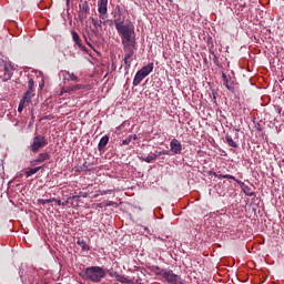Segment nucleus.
Segmentation results:
<instances>
[{
	"instance_id": "obj_22",
	"label": "nucleus",
	"mask_w": 284,
	"mask_h": 284,
	"mask_svg": "<svg viewBox=\"0 0 284 284\" xmlns=\"http://www.w3.org/2000/svg\"><path fill=\"white\" fill-rule=\"evenodd\" d=\"M121 21H119V19H105L103 20V26H105V23L108 26H114L115 27V30H116V24L120 23Z\"/></svg>"
},
{
	"instance_id": "obj_31",
	"label": "nucleus",
	"mask_w": 284,
	"mask_h": 284,
	"mask_svg": "<svg viewBox=\"0 0 284 284\" xmlns=\"http://www.w3.org/2000/svg\"><path fill=\"white\" fill-rule=\"evenodd\" d=\"M155 156H163V155H170V151L168 150H163V151H156V153H154Z\"/></svg>"
},
{
	"instance_id": "obj_43",
	"label": "nucleus",
	"mask_w": 284,
	"mask_h": 284,
	"mask_svg": "<svg viewBox=\"0 0 284 284\" xmlns=\"http://www.w3.org/2000/svg\"><path fill=\"white\" fill-rule=\"evenodd\" d=\"M72 37H79V33H77L75 31H72Z\"/></svg>"
},
{
	"instance_id": "obj_29",
	"label": "nucleus",
	"mask_w": 284,
	"mask_h": 284,
	"mask_svg": "<svg viewBox=\"0 0 284 284\" xmlns=\"http://www.w3.org/2000/svg\"><path fill=\"white\" fill-rule=\"evenodd\" d=\"M73 41H74L75 45L80 47L82 50H85L83 44H81V38L80 37H73Z\"/></svg>"
},
{
	"instance_id": "obj_47",
	"label": "nucleus",
	"mask_w": 284,
	"mask_h": 284,
	"mask_svg": "<svg viewBox=\"0 0 284 284\" xmlns=\"http://www.w3.org/2000/svg\"><path fill=\"white\" fill-rule=\"evenodd\" d=\"M255 41H260V39H257L256 37H254Z\"/></svg>"
},
{
	"instance_id": "obj_21",
	"label": "nucleus",
	"mask_w": 284,
	"mask_h": 284,
	"mask_svg": "<svg viewBox=\"0 0 284 284\" xmlns=\"http://www.w3.org/2000/svg\"><path fill=\"white\" fill-rule=\"evenodd\" d=\"M116 281H119V283H126V284H132V281H130L128 277L120 275L118 273H114Z\"/></svg>"
},
{
	"instance_id": "obj_20",
	"label": "nucleus",
	"mask_w": 284,
	"mask_h": 284,
	"mask_svg": "<svg viewBox=\"0 0 284 284\" xmlns=\"http://www.w3.org/2000/svg\"><path fill=\"white\" fill-rule=\"evenodd\" d=\"M222 79L223 85H225L227 90H234V87L232 85V83H230V79H227V75L225 73L222 74Z\"/></svg>"
},
{
	"instance_id": "obj_18",
	"label": "nucleus",
	"mask_w": 284,
	"mask_h": 284,
	"mask_svg": "<svg viewBox=\"0 0 284 284\" xmlns=\"http://www.w3.org/2000/svg\"><path fill=\"white\" fill-rule=\"evenodd\" d=\"M43 168H45V164H43L42 166L30 169L29 171L26 172V176L27 178L33 176V174H37V172H39V170H43Z\"/></svg>"
},
{
	"instance_id": "obj_37",
	"label": "nucleus",
	"mask_w": 284,
	"mask_h": 284,
	"mask_svg": "<svg viewBox=\"0 0 284 284\" xmlns=\"http://www.w3.org/2000/svg\"><path fill=\"white\" fill-rule=\"evenodd\" d=\"M55 203H58V205H62V207H65V205H68V201L61 202V200H57Z\"/></svg>"
},
{
	"instance_id": "obj_14",
	"label": "nucleus",
	"mask_w": 284,
	"mask_h": 284,
	"mask_svg": "<svg viewBox=\"0 0 284 284\" xmlns=\"http://www.w3.org/2000/svg\"><path fill=\"white\" fill-rule=\"evenodd\" d=\"M159 159V155H155L154 153H150L148 156H140V161H144L145 163H152V161H156Z\"/></svg>"
},
{
	"instance_id": "obj_10",
	"label": "nucleus",
	"mask_w": 284,
	"mask_h": 284,
	"mask_svg": "<svg viewBox=\"0 0 284 284\" xmlns=\"http://www.w3.org/2000/svg\"><path fill=\"white\" fill-rule=\"evenodd\" d=\"M77 90H92V85L74 84L62 89L63 92H77Z\"/></svg>"
},
{
	"instance_id": "obj_26",
	"label": "nucleus",
	"mask_w": 284,
	"mask_h": 284,
	"mask_svg": "<svg viewBox=\"0 0 284 284\" xmlns=\"http://www.w3.org/2000/svg\"><path fill=\"white\" fill-rule=\"evenodd\" d=\"M54 201H57L54 197L49 200L39 199L38 203H40V205H48V203H54Z\"/></svg>"
},
{
	"instance_id": "obj_16",
	"label": "nucleus",
	"mask_w": 284,
	"mask_h": 284,
	"mask_svg": "<svg viewBox=\"0 0 284 284\" xmlns=\"http://www.w3.org/2000/svg\"><path fill=\"white\" fill-rule=\"evenodd\" d=\"M154 70V63H149L148 65L143 67L140 71L144 73L146 77Z\"/></svg>"
},
{
	"instance_id": "obj_23",
	"label": "nucleus",
	"mask_w": 284,
	"mask_h": 284,
	"mask_svg": "<svg viewBox=\"0 0 284 284\" xmlns=\"http://www.w3.org/2000/svg\"><path fill=\"white\" fill-rule=\"evenodd\" d=\"M225 139H226V143H227V145H230V148H239V144H236V142H234V139H232L230 136V134H226Z\"/></svg>"
},
{
	"instance_id": "obj_33",
	"label": "nucleus",
	"mask_w": 284,
	"mask_h": 284,
	"mask_svg": "<svg viewBox=\"0 0 284 284\" xmlns=\"http://www.w3.org/2000/svg\"><path fill=\"white\" fill-rule=\"evenodd\" d=\"M118 14H120L121 17H123V8H121V6H116L115 9H113Z\"/></svg>"
},
{
	"instance_id": "obj_35",
	"label": "nucleus",
	"mask_w": 284,
	"mask_h": 284,
	"mask_svg": "<svg viewBox=\"0 0 284 284\" xmlns=\"http://www.w3.org/2000/svg\"><path fill=\"white\" fill-rule=\"evenodd\" d=\"M207 45L210 48V52H212V48H214V41L212 40V38H207Z\"/></svg>"
},
{
	"instance_id": "obj_25",
	"label": "nucleus",
	"mask_w": 284,
	"mask_h": 284,
	"mask_svg": "<svg viewBox=\"0 0 284 284\" xmlns=\"http://www.w3.org/2000/svg\"><path fill=\"white\" fill-rule=\"evenodd\" d=\"M78 245L81 247V250H83L84 252H87L88 250H90V247H88V244L85 243V240H78Z\"/></svg>"
},
{
	"instance_id": "obj_34",
	"label": "nucleus",
	"mask_w": 284,
	"mask_h": 284,
	"mask_svg": "<svg viewBox=\"0 0 284 284\" xmlns=\"http://www.w3.org/2000/svg\"><path fill=\"white\" fill-rule=\"evenodd\" d=\"M68 77L71 79V81H79V77L74 75V73L67 72Z\"/></svg>"
},
{
	"instance_id": "obj_36",
	"label": "nucleus",
	"mask_w": 284,
	"mask_h": 284,
	"mask_svg": "<svg viewBox=\"0 0 284 284\" xmlns=\"http://www.w3.org/2000/svg\"><path fill=\"white\" fill-rule=\"evenodd\" d=\"M123 145H130V143H132V138H126L122 141Z\"/></svg>"
},
{
	"instance_id": "obj_3",
	"label": "nucleus",
	"mask_w": 284,
	"mask_h": 284,
	"mask_svg": "<svg viewBox=\"0 0 284 284\" xmlns=\"http://www.w3.org/2000/svg\"><path fill=\"white\" fill-rule=\"evenodd\" d=\"M45 145H48V138H45V135H36L32 144L30 145V150L33 154H37V152H39L41 148H45Z\"/></svg>"
},
{
	"instance_id": "obj_45",
	"label": "nucleus",
	"mask_w": 284,
	"mask_h": 284,
	"mask_svg": "<svg viewBox=\"0 0 284 284\" xmlns=\"http://www.w3.org/2000/svg\"><path fill=\"white\" fill-rule=\"evenodd\" d=\"M144 230L148 232V234H150V229L145 227Z\"/></svg>"
},
{
	"instance_id": "obj_19",
	"label": "nucleus",
	"mask_w": 284,
	"mask_h": 284,
	"mask_svg": "<svg viewBox=\"0 0 284 284\" xmlns=\"http://www.w3.org/2000/svg\"><path fill=\"white\" fill-rule=\"evenodd\" d=\"M89 21L93 24L94 28H101L103 26V19H95L94 17H90Z\"/></svg>"
},
{
	"instance_id": "obj_46",
	"label": "nucleus",
	"mask_w": 284,
	"mask_h": 284,
	"mask_svg": "<svg viewBox=\"0 0 284 284\" xmlns=\"http://www.w3.org/2000/svg\"><path fill=\"white\" fill-rule=\"evenodd\" d=\"M250 196H254V192L250 193Z\"/></svg>"
},
{
	"instance_id": "obj_48",
	"label": "nucleus",
	"mask_w": 284,
	"mask_h": 284,
	"mask_svg": "<svg viewBox=\"0 0 284 284\" xmlns=\"http://www.w3.org/2000/svg\"><path fill=\"white\" fill-rule=\"evenodd\" d=\"M83 39H84L85 41H88V38H87V37H84Z\"/></svg>"
},
{
	"instance_id": "obj_15",
	"label": "nucleus",
	"mask_w": 284,
	"mask_h": 284,
	"mask_svg": "<svg viewBox=\"0 0 284 284\" xmlns=\"http://www.w3.org/2000/svg\"><path fill=\"white\" fill-rule=\"evenodd\" d=\"M109 141H110V136H108V135L102 136L98 144V150H100V151L103 150V148H105V145H108Z\"/></svg>"
},
{
	"instance_id": "obj_5",
	"label": "nucleus",
	"mask_w": 284,
	"mask_h": 284,
	"mask_svg": "<svg viewBox=\"0 0 284 284\" xmlns=\"http://www.w3.org/2000/svg\"><path fill=\"white\" fill-rule=\"evenodd\" d=\"M13 70L14 68H12L10 62H4L3 70H0V79H2V81H10V79H12Z\"/></svg>"
},
{
	"instance_id": "obj_39",
	"label": "nucleus",
	"mask_w": 284,
	"mask_h": 284,
	"mask_svg": "<svg viewBox=\"0 0 284 284\" xmlns=\"http://www.w3.org/2000/svg\"><path fill=\"white\" fill-rule=\"evenodd\" d=\"M105 207H112V205H115V203L113 201H108L106 203H104Z\"/></svg>"
},
{
	"instance_id": "obj_42",
	"label": "nucleus",
	"mask_w": 284,
	"mask_h": 284,
	"mask_svg": "<svg viewBox=\"0 0 284 284\" xmlns=\"http://www.w3.org/2000/svg\"><path fill=\"white\" fill-rule=\"evenodd\" d=\"M98 207H99L100 210H103V207H105V203H99V204H98Z\"/></svg>"
},
{
	"instance_id": "obj_12",
	"label": "nucleus",
	"mask_w": 284,
	"mask_h": 284,
	"mask_svg": "<svg viewBox=\"0 0 284 284\" xmlns=\"http://www.w3.org/2000/svg\"><path fill=\"white\" fill-rule=\"evenodd\" d=\"M145 74L142 73L140 70L135 73V77L133 79V85L136 87V85H140L141 84V81H143V79H145Z\"/></svg>"
},
{
	"instance_id": "obj_13",
	"label": "nucleus",
	"mask_w": 284,
	"mask_h": 284,
	"mask_svg": "<svg viewBox=\"0 0 284 284\" xmlns=\"http://www.w3.org/2000/svg\"><path fill=\"white\" fill-rule=\"evenodd\" d=\"M45 161H50V153L49 152L40 153L38 155V159L34 160V163H43Z\"/></svg>"
},
{
	"instance_id": "obj_30",
	"label": "nucleus",
	"mask_w": 284,
	"mask_h": 284,
	"mask_svg": "<svg viewBox=\"0 0 284 284\" xmlns=\"http://www.w3.org/2000/svg\"><path fill=\"white\" fill-rule=\"evenodd\" d=\"M210 59L213 61V63H219V57H216V53H214V51H210Z\"/></svg>"
},
{
	"instance_id": "obj_24",
	"label": "nucleus",
	"mask_w": 284,
	"mask_h": 284,
	"mask_svg": "<svg viewBox=\"0 0 284 284\" xmlns=\"http://www.w3.org/2000/svg\"><path fill=\"white\" fill-rule=\"evenodd\" d=\"M89 165L88 162H84L82 165L75 168V172H88Z\"/></svg>"
},
{
	"instance_id": "obj_6",
	"label": "nucleus",
	"mask_w": 284,
	"mask_h": 284,
	"mask_svg": "<svg viewBox=\"0 0 284 284\" xmlns=\"http://www.w3.org/2000/svg\"><path fill=\"white\" fill-rule=\"evenodd\" d=\"M122 43L124 45V51L134 52V50H136V40L134 37H123Z\"/></svg>"
},
{
	"instance_id": "obj_41",
	"label": "nucleus",
	"mask_w": 284,
	"mask_h": 284,
	"mask_svg": "<svg viewBox=\"0 0 284 284\" xmlns=\"http://www.w3.org/2000/svg\"><path fill=\"white\" fill-rule=\"evenodd\" d=\"M213 174H214V176H216V179H223V176H225L223 174H217V173H213Z\"/></svg>"
},
{
	"instance_id": "obj_40",
	"label": "nucleus",
	"mask_w": 284,
	"mask_h": 284,
	"mask_svg": "<svg viewBox=\"0 0 284 284\" xmlns=\"http://www.w3.org/2000/svg\"><path fill=\"white\" fill-rule=\"evenodd\" d=\"M129 138L131 139V141H138L139 140V135L138 134H133V135H129Z\"/></svg>"
},
{
	"instance_id": "obj_8",
	"label": "nucleus",
	"mask_w": 284,
	"mask_h": 284,
	"mask_svg": "<svg viewBox=\"0 0 284 284\" xmlns=\"http://www.w3.org/2000/svg\"><path fill=\"white\" fill-rule=\"evenodd\" d=\"M257 21H260V23H263V26H267V23H270V21H272V17L270 16V13L265 12V11H257Z\"/></svg>"
},
{
	"instance_id": "obj_11",
	"label": "nucleus",
	"mask_w": 284,
	"mask_h": 284,
	"mask_svg": "<svg viewBox=\"0 0 284 284\" xmlns=\"http://www.w3.org/2000/svg\"><path fill=\"white\" fill-rule=\"evenodd\" d=\"M132 57H134V51H124V69L130 70L132 65Z\"/></svg>"
},
{
	"instance_id": "obj_44",
	"label": "nucleus",
	"mask_w": 284,
	"mask_h": 284,
	"mask_svg": "<svg viewBox=\"0 0 284 284\" xmlns=\"http://www.w3.org/2000/svg\"><path fill=\"white\" fill-rule=\"evenodd\" d=\"M110 276H116V272H109Z\"/></svg>"
},
{
	"instance_id": "obj_38",
	"label": "nucleus",
	"mask_w": 284,
	"mask_h": 284,
	"mask_svg": "<svg viewBox=\"0 0 284 284\" xmlns=\"http://www.w3.org/2000/svg\"><path fill=\"white\" fill-rule=\"evenodd\" d=\"M223 179H231L232 181H236V178H234V175L231 174L223 175Z\"/></svg>"
},
{
	"instance_id": "obj_49",
	"label": "nucleus",
	"mask_w": 284,
	"mask_h": 284,
	"mask_svg": "<svg viewBox=\"0 0 284 284\" xmlns=\"http://www.w3.org/2000/svg\"><path fill=\"white\" fill-rule=\"evenodd\" d=\"M67 3H70V0H67Z\"/></svg>"
},
{
	"instance_id": "obj_32",
	"label": "nucleus",
	"mask_w": 284,
	"mask_h": 284,
	"mask_svg": "<svg viewBox=\"0 0 284 284\" xmlns=\"http://www.w3.org/2000/svg\"><path fill=\"white\" fill-rule=\"evenodd\" d=\"M111 14H112L113 19H118V21H123V19H121L122 16L120 13H118L115 10H113L111 12Z\"/></svg>"
},
{
	"instance_id": "obj_17",
	"label": "nucleus",
	"mask_w": 284,
	"mask_h": 284,
	"mask_svg": "<svg viewBox=\"0 0 284 284\" xmlns=\"http://www.w3.org/2000/svg\"><path fill=\"white\" fill-rule=\"evenodd\" d=\"M33 91H27L24 92L23 98L21 99V101H26L27 105H30V102L32 101V97H34V94L32 93Z\"/></svg>"
},
{
	"instance_id": "obj_7",
	"label": "nucleus",
	"mask_w": 284,
	"mask_h": 284,
	"mask_svg": "<svg viewBox=\"0 0 284 284\" xmlns=\"http://www.w3.org/2000/svg\"><path fill=\"white\" fill-rule=\"evenodd\" d=\"M98 12L99 19H102V21H105V19H108V0L98 1Z\"/></svg>"
},
{
	"instance_id": "obj_27",
	"label": "nucleus",
	"mask_w": 284,
	"mask_h": 284,
	"mask_svg": "<svg viewBox=\"0 0 284 284\" xmlns=\"http://www.w3.org/2000/svg\"><path fill=\"white\" fill-rule=\"evenodd\" d=\"M24 108H28V102L26 100H20L18 112H23Z\"/></svg>"
},
{
	"instance_id": "obj_1",
	"label": "nucleus",
	"mask_w": 284,
	"mask_h": 284,
	"mask_svg": "<svg viewBox=\"0 0 284 284\" xmlns=\"http://www.w3.org/2000/svg\"><path fill=\"white\" fill-rule=\"evenodd\" d=\"M83 281H91V283H101L105 278V270L101 266H89L79 273Z\"/></svg>"
},
{
	"instance_id": "obj_4",
	"label": "nucleus",
	"mask_w": 284,
	"mask_h": 284,
	"mask_svg": "<svg viewBox=\"0 0 284 284\" xmlns=\"http://www.w3.org/2000/svg\"><path fill=\"white\" fill-rule=\"evenodd\" d=\"M88 14H90V4L88 3V1L81 0L78 11V21L84 23L85 19H88Z\"/></svg>"
},
{
	"instance_id": "obj_28",
	"label": "nucleus",
	"mask_w": 284,
	"mask_h": 284,
	"mask_svg": "<svg viewBox=\"0 0 284 284\" xmlns=\"http://www.w3.org/2000/svg\"><path fill=\"white\" fill-rule=\"evenodd\" d=\"M27 92H34V80L32 79L29 80Z\"/></svg>"
},
{
	"instance_id": "obj_2",
	"label": "nucleus",
	"mask_w": 284,
	"mask_h": 284,
	"mask_svg": "<svg viewBox=\"0 0 284 284\" xmlns=\"http://www.w3.org/2000/svg\"><path fill=\"white\" fill-rule=\"evenodd\" d=\"M116 32L121 34V37H132V34H134V24L132 21H125V18H123L122 21L116 24Z\"/></svg>"
},
{
	"instance_id": "obj_9",
	"label": "nucleus",
	"mask_w": 284,
	"mask_h": 284,
	"mask_svg": "<svg viewBox=\"0 0 284 284\" xmlns=\"http://www.w3.org/2000/svg\"><path fill=\"white\" fill-rule=\"evenodd\" d=\"M170 148L173 154H181V152L183 151V146L181 145V142L178 139L171 140Z\"/></svg>"
}]
</instances>
